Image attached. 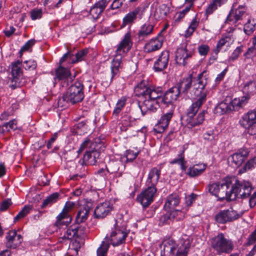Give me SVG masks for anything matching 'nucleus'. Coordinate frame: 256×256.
Wrapping results in <instances>:
<instances>
[{"label": "nucleus", "instance_id": "nucleus-41", "mask_svg": "<svg viewBox=\"0 0 256 256\" xmlns=\"http://www.w3.org/2000/svg\"><path fill=\"white\" fill-rule=\"evenodd\" d=\"M94 144L90 139L86 138L84 140L82 143L80 148L77 151L78 155L82 153L83 151H90L92 149H94L92 146Z\"/></svg>", "mask_w": 256, "mask_h": 256}, {"label": "nucleus", "instance_id": "nucleus-55", "mask_svg": "<svg viewBox=\"0 0 256 256\" xmlns=\"http://www.w3.org/2000/svg\"><path fill=\"white\" fill-rule=\"evenodd\" d=\"M229 104L232 109V111L233 110H238L240 108L243 107L241 106V103L240 100V98H235L233 100L229 102Z\"/></svg>", "mask_w": 256, "mask_h": 256}, {"label": "nucleus", "instance_id": "nucleus-56", "mask_svg": "<svg viewBox=\"0 0 256 256\" xmlns=\"http://www.w3.org/2000/svg\"><path fill=\"white\" fill-rule=\"evenodd\" d=\"M42 14L43 12L42 9L34 8L30 12V18L33 20L40 19L42 16Z\"/></svg>", "mask_w": 256, "mask_h": 256}, {"label": "nucleus", "instance_id": "nucleus-20", "mask_svg": "<svg viewBox=\"0 0 256 256\" xmlns=\"http://www.w3.org/2000/svg\"><path fill=\"white\" fill-rule=\"evenodd\" d=\"M6 246L9 248H16L18 246L22 241L20 234H18L16 231L12 230L7 234L6 236Z\"/></svg>", "mask_w": 256, "mask_h": 256}, {"label": "nucleus", "instance_id": "nucleus-21", "mask_svg": "<svg viewBox=\"0 0 256 256\" xmlns=\"http://www.w3.org/2000/svg\"><path fill=\"white\" fill-rule=\"evenodd\" d=\"M169 52L164 50L162 52L158 60L154 64V70L156 72H160L164 70L168 66L169 62Z\"/></svg>", "mask_w": 256, "mask_h": 256}, {"label": "nucleus", "instance_id": "nucleus-23", "mask_svg": "<svg viewBox=\"0 0 256 256\" xmlns=\"http://www.w3.org/2000/svg\"><path fill=\"white\" fill-rule=\"evenodd\" d=\"M84 227L78 226V224L71 226L68 228L62 237L60 238L59 241L62 242V240H71L73 238H78L83 234Z\"/></svg>", "mask_w": 256, "mask_h": 256}, {"label": "nucleus", "instance_id": "nucleus-2", "mask_svg": "<svg viewBox=\"0 0 256 256\" xmlns=\"http://www.w3.org/2000/svg\"><path fill=\"white\" fill-rule=\"evenodd\" d=\"M134 92L137 96L144 98L142 104L139 105L143 116L148 112H152V108L158 106L156 100L162 94L160 86H149L148 82L144 80L135 86Z\"/></svg>", "mask_w": 256, "mask_h": 256}, {"label": "nucleus", "instance_id": "nucleus-4", "mask_svg": "<svg viewBox=\"0 0 256 256\" xmlns=\"http://www.w3.org/2000/svg\"><path fill=\"white\" fill-rule=\"evenodd\" d=\"M162 94L156 100L158 106L152 108V112H155L162 104L164 105V108H169L170 109L174 110V102L180 98V94L177 90V88L174 86L168 89L164 94L162 88L161 87Z\"/></svg>", "mask_w": 256, "mask_h": 256}, {"label": "nucleus", "instance_id": "nucleus-53", "mask_svg": "<svg viewBox=\"0 0 256 256\" xmlns=\"http://www.w3.org/2000/svg\"><path fill=\"white\" fill-rule=\"evenodd\" d=\"M70 103V101L68 100V96L65 92L63 96L60 98L58 101V106L62 108H65L68 106V104Z\"/></svg>", "mask_w": 256, "mask_h": 256}, {"label": "nucleus", "instance_id": "nucleus-61", "mask_svg": "<svg viewBox=\"0 0 256 256\" xmlns=\"http://www.w3.org/2000/svg\"><path fill=\"white\" fill-rule=\"evenodd\" d=\"M220 183H213L208 185V191L212 194L218 198Z\"/></svg>", "mask_w": 256, "mask_h": 256}, {"label": "nucleus", "instance_id": "nucleus-32", "mask_svg": "<svg viewBox=\"0 0 256 256\" xmlns=\"http://www.w3.org/2000/svg\"><path fill=\"white\" fill-rule=\"evenodd\" d=\"M178 245L177 253L186 256L190 246V240L188 238H182L180 240Z\"/></svg>", "mask_w": 256, "mask_h": 256}, {"label": "nucleus", "instance_id": "nucleus-16", "mask_svg": "<svg viewBox=\"0 0 256 256\" xmlns=\"http://www.w3.org/2000/svg\"><path fill=\"white\" fill-rule=\"evenodd\" d=\"M113 209V204L110 201L106 200L100 202L94 209V217L97 218H104L110 214Z\"/></svg>", "mask_w": 256, "mask_h": 256}, {"label": "nucleus", "instance_id": "nucleus-39", "mask_svg": "<svg viewBox=\"0 0 256 256\" xmlns=\"http://www.w3.org/2000/svg\"><path fill=\"white\" fill-rule=\"evenodd\" d=\"M128 98L126 96H122L118 100L116 103L114 109L113 110L112 114L116 116H118L119 114L121 112L122 108L126 106Z\"/></svg>", "mask_w": 256, "mask_h": 256}, {"label": "nucleus", "instance_id": "nucleus-11", "mask_svg": "<svg viewBox=\"0 0 256 256\" xmlns=\"http://www.w3.org/2000/svg\"><path fill=\"white\" fill-rule=\"evenodd\" d=\"M243 212H238L232 208L220 211L214 216L216 222L219 224H226L227 222H232L242 216Z\"/></svg>", "mask_w": 256, "mask_h": 256}, {"label": "nucleus", "instance_id": "nucleus-45", "mask_svg": "<svg viewBox=\"0 0 256 256\" xmlns=\"http://www.w3.org/2000/svg\"><path fill=\"white\" fill-rule=\"evenodd\" d=\"M32 206H25L14 217V220L17 221L19 220L24 218L32 210Z\"/></svg>", "mask_w": 256, "mask_h": 256}, {"label": "nucleus", "instance_id": "nucleus-62", "mask_svg": "<svg viewBox=\"0 0 256 256\" xmlns=\"http://www.w3.org/2000/svg\"><path fill=\"white\" fill-rule=\"evenodd\" d=\"M3 128H5L6 130L9 131L10 130H16L17 129V122L15 119L10 120L8 122L4 124L2 126ZM4 130V128H3Z\"/></svg>", "mask_w": 256, "mask_h": 256}, {"label": "nucleus", "instance_id": "nucleus-36", "mask_svg": "<svg viewBox=\"0 0 256 256\" xmlns=\"http://www.w3.org/2000/svg\"><path fill=\"white\" fill-rule=\"evenodd\" d=\"M246 246H250L254 244L252 250L246 256H254L256 254V229L248 236Z\"/></svg>", "mask_w": 256, "mask_h": 256}, {"label": "nucleus", "instance_id": "nucleus-19", "mask_svg": "<svg viewBox=\"0 0 256 256\" xmlns=\"http://www.w3.org/2000/svg\"><path fill=\"white\" fill-rule=\"evenodd\" d=\"M162 166L161 165L154 167L149 172L146 184L147 186L156 188L161 174Z\"/></svg>", "mask_w": 256, "mask_h": 256}, {"label": "nucleus", "instance_id": "nucleus-34", "mask_svg": "<svg viewBox=\"0 0 256 256\" xmlns=\"http://www.w3.org/2000/svg\"><path fill=\"white\" fill-rule=\"evenodd\" d=\"M106 166L107 172L112 174L117 172L120 168L124 167V165L120 160H110Z\"/></svg>", "mask_w": 256, "mask_h": 256}, {"label": "nucleus", "instance_id": "nucleus-25", "mask_svg": "<svg viewBox=\"0 0 256 256\" xmlns=\"http://www.w3.org/2000/svg\"><path fill=\"white\" fill-rule=\"evenodd\" d=\"M163 256H174L177 253L178 244L172 239H168L164 240L162 242Z\"/></svg>", "mask_w": 256, "mask_h": 256}, {"label": "nucleus", "instance_id": "nucleus-43", "mask_svg": "<svg viewBox=\"0 0 256 256\" xmlns=\"http://www.w3.org/2000/svg\"><path fill=\"white\" fill-rule=\"evenodd\" d=\"M230 40V38L229 36H225L224 38H221L218 42L216 48L214 50V54L217 55L223 46L226 44H229Z\"/></svg>", "mask_w": 256, "mask_h": 256}, {"label": "nucleus", "instance_id": "nucleus-8", "mask_svg": "<svg viewBox=\"0 0 256 256\" xmlns=\"http://www.w3.org/2000/svg\"><path fill=\"white\" fill-rule=\"evenodd\" d=\"M22 64V62L19 60L12 62L10 64L12 83L10 86L13 88L21 86L25 83L21 68Z\"/></svg>", "mask_w": 256, "mask_h": 256}, {"label": "nucleus", "instance_id": "nucleus-28", "mask_svg": "<svg viewBox=\"0 0 256 256\" xmlns=\"http://www.w3.org/2000/svg\"><path fill=\"white\" fill-rule=\"evenodd\" d=\"M154 30V25L146 22L142 24L138 30L137 36L140 40H144L150 36Z\"/></svg>", "mask_w": 256, "mask_h": 256}, {"label": "nucleus", "instance_id": "nucleus-24", "mask_svg": "<svg viewBox=\"0 0 256 256\" xmlns=\"http://www.w3.org/2000/svg\"><path fill=\"white\" fill-rule=\"evenodd\" d=\"M163 44V38L158 36L152 38L144 46V50L146 53H150L160 50Z\"/></svg>", "mask_w": 256, "mask_h": 256}, {"label": "nucleus", "instance_id": "nucleus-7", "mask_svg": "<svg viewBox=\"0 0 256 256\" xmlns=\"http://www.w3.org/2000/svg\"><path fill=\"white\" fill-rule=\"evenodd\" d=\"M84 88L82 84L79 81L76 82L69 87L66 93L70 104H74L83 100L84 96Z\"/></svg>", "mask_w": 256, "mask_h": 256}, {"label": "nucleus", "instance_id": "nucleus-15", "mask_svg": "<svg viewBox=\"0 0 256 256\" xmlns=\"http://www.w3.org/2000/svg\"><path fill=\"white\" fill-rule=\"evenodd\" d=\"M246 10V8L245 6L239 5L238 8H235V4H234L227 16L226 21L232 22V24H236L238 22L242 20Z\"/></svg>", "mask_w": 256, "mask_h": 256}, {"label": "nucleus", "instance_id": "nucleus-38", "mask_svg": "<svg viewBox=\"0 0 256 256\" xmlns=\"http://www.w3.org/2000/svg\"><path fill=\"white\" fill-rule=\"evenodd\" d=\"M256 90V80H250L246 82L243 86L244 93L246 94H253Z\"/></svg>", "mask_w": 256, "mask_h": 256}, {"label": "nucleus", "instance_id": "nucleus-63", "mask_svg": "<svg viewBox=\"0 0 256 256\" xmlns=\"http://www.w3.org/2000/svg\"><path fill=\"white\" fill-rule=\"evenodd\" d=\"M102 12L96 6L94 5L90 10V14L94 20H97Z\"/></svg>", "mask_w": 256, "mask_h": 256}, {"label": "nucleus", "instance_id": "nucleus-58", "mask_svg": "<svg viewBox=\"0 0 256 256\" xmlns=\"http://www.w3.org/2000/svg\"><path fill=\"white\" fill-rule=\"evenodd\" d=\"M74 60H75V56L70 52H68L65 54L60 58V62L62 64L67 60L69 63H76V62H73Z\"/></svg>", "mask_w": 256, "mask_h": 256}, {"label": "nucleus", "instance_id": "nucleus-52", "mask_svg": "<svg viewBox=\"0 0 256 256\" xmlns=\"http://www.w3.org/2000/svg\"><path fill=\"white\" fill-rule=\"evenodd\" d=\"M75 128L78 130H80V134L81 133L86 132V130L88 129V126L87 124V120H84L81 121L74 126Z\"/></svg>", "mask_w": 256, "mask_h": 256}, {"label": "nucleus", "instance_id": "nucleus-31", "mask_svg": "<svg viewBox=\"0 0 256 256\" xmlns=\"http://www.w3.org/2000/svg\"><path fill=\"white\" fill-rule=\"evenodd\" d=\"M204 114L205 111L202 110L198 114H194V116H193L192 117L188 118V119L187 120L188 122V126L193 128L202 124L204 120Z\"/></svg>", "mask_w": 256, "mask_h": 256}, {"label": "nucleus", "instance_id": "nucleus-26", "mask_svg": "<svg viewBox=\"0 0 256 256\" xmlns=\"http://www.w3.org/2000/svg\"><path fill=\"white\" fill-rule=\"evenodd\" d=\"M240 125L243 128H248L256 123V110H249L244 114L239 120Z\"/></svg>", "mask_w": 256, "mask_h": 256}, {"label": "nucleus", "instance_id": "nucleus-64", "mask_svg": "<svg viewBox=\"0 0 256 256\" xmlns=\"http://www.w3.org/2000/svg\"><path fill=\"white\" fill-rule=\"evenodd\" d=\"M184 149H183L178 154V157L170 161V164H180L183 161H184Z\"/></svg>", "mask_w": 256, "mask_h": 256}, {"label": "nucleus", "instance_id": "nucleus-35", "mask_svg": "<svg viewBox=\"0 0 256 256\" xmlns=\"http://www.w3.org/2000/svg\"><path fill=\"white\" fill-rule=\"evenodd\" d=\"M227 100H225L218 104L214 110L215 114L218 115H222L232 112V109L229 104V102H227Z\"/></svg>", "mask_w": 256, "mask_h": 256}, {"label": "nucleus", "instance_id": "nucleus-14", "mask_svg": "<svg viewBox=\"0 0 256 256\" xmlns=\"http://www.w3.org/2000/svg\"><path fill=\"white\" fill-rule=\"evenodd\" d=\"M156 188L148 186L137 196L136 200L144 208L148 207L153 201L154 196L156 192Z\"/></svg>", "mask_w": 256, "mask_h": 256}, {"label": "nucleus", "instance_id": "nucleus-57", "mask_svg": "<svg viewBox=\"0 0 256 256\" xmlns=\"http://www.w3.org/2000/svg\"><path fill=\"white\" fill-rule=\"evenodd\" d=\"M23 66L26 70H34L37 66V64L36 61L30 60L24 62Z\"/></svg>", "mask_w": 256, "mask_h": 256}, {"label": "nucleus", "instance_id": "nucleus-50", "mask_svg": "<svg viewBox=\"0 0 256 256\" xmlns=\"http://www.w3.org/2000/svg\"><path fill=\"white\" fill-rule=\"evenodd\" d=\"M88 48H84L78 52L75 56V60H74V62H80L84 59L87 54H88Z\"/></svg>", "mask_w": 256, "mask_h": 256}, {"label": "nucleus", "instance_id": "nucleus-3", "mask_svg": "<svg viewBox=\"0 0 256 256\" xmlns=\"http://www.w3.org/2000/svg\"><path fill=\"white\" fill-rule=\"evenodd\" d=\"M206 79L203 78V73L199 74L196 81L193 82L192 74H190L188 76L183 78L177 82L175 86L177 90L180 94L182 98H188L194 97L193 94V90L195 86H204V91H208L206 89Z\"/></svg>", "mask_w": 256, "mask_h": 256}, {"label": "nucleus", "instance_id": "nucleus-13", "mask_svg": "<svg viewBox=\"0 0 256 256\" xmlns=\"http://www.w3.org/2000/svg\"><path fill=\"white\" fill-rule=\"evenodd\" d=\"M132 44L130 33H126L120 44L117 45L115 54L124 56L130 50Z\"/></svg>", "mask_w": 256, "mask_h": 256}, {"label": "nucleus", "instance_id": "nucleus-37", "mask_svg": "<svg viewBox=\"0 0 256 256\" xmlns=\"http://www.w3.org/2000/svg\"><path fill=\"white\" fill-rule=\"evenodd\" d=\"M90 210V209L89 208H87L86 206L80 208L78 212L76 218V223L80 224L85 222L88 218Z\"/></svg>", "mask_w": 256, "mask_h": 256}, {"label": "nucleus", "instance_id": "nucleus-12", "mask_svg": "<svg viewBox=\"0 0 256 256\" xmlns=\"http://www.w3.org/2000/svg\"><path fill=\"white\" fill-rule=\"evenodd\" d=\"M56 76L54 78V84L58 82H60L62 86H66L68 82L72 80L71 73L69 69L61 66L55 70Z\"/></svg>", "mask_w": 256, "mask_h": 256}, {"label": "nucleus", "instance_id": "nucleus-22", "mask_svg": "<svg viewBox=\"0 0 256 256\" xmlns=\"http://www.w3.org/2000/svg\"><path fill=\"white\" fill-rule=\"evenodd\" d=\"M122 56L115 54L114 58L111 62V78L110 81L116 80L120 76V70L122 68L123 64L122 62Z\"/></svg>", "mask_w": 256, "mask_h": 256}, {"label": "nucleus", "instance_id": "nucleus-46", "mask_svg": "<svg viewBox=\"0 0 256 256\" xmlns=\"http://www.w3.org/2000/svg\"><path fill=\"white\" fill-rule=\"evenodd\" d=\"M159 222L158 226H162L165 224H170L172 220L168 212L165 214H161L158 217Z\"/></svg>", "mask_w": 256, "mask_h": 256}, {"label": "nucleus", "instance_id": "nucleus-54", "mask_svg": "<svg viewBox=\"0 0 256 256\" xmlns=\"http://www.w3.org/2000/svg\"><path fill=\"white\" fill-rule=\"evenodd\" d=\"M216 137V135L212 130H207L203 134L204 139L208 142L215 140Z\"/></svg>", "mask_w": 256, "mask_h": 256}, {"label": "nucleus", "instance_id": "nucleus-5", "mask_svg": "<svg viewBox=\"0 0 256 256\" xmlns=\"http://www.w3.org/2000/svg\"><path fill=\"white\" fill-rule=\"evenodd\" d=\"M212 248L218 254H230L234 249V245L231 240L225 237L224 234L220 233L210 240Z\"/></svg>", "mask_w": 256, "mask_h": 256}, {"label": "nucleus", "instance_id": "nucleus-49", "mask_svg": "<svg viewBox=\"0 0 256 256\" xmlns=\"http://www.w3.org/2000/svg\"><path fill=\"white\" fill-rule=\"evenodd\" d=\"M256 26L254 24L251 22L250 19L248 20L246 23L244 25V30L246 34L250 35L255 30Z\"/></svg>", "mask_w": 256, "mask_h": 256}, {"label": "nucleus", "instance_id": "nucleus-33", "mask_svg": "<svg viewBox=\"0 0 256 256\" xmlns=\"http://www.w3.org/2000/svg\"><path fill=\"white\" fill-rule=\"evenodd\" d=\"M162 106L164 108V114L161 116L158 122L167 128L172 117L174 110L170 108L167 110L166 108H164V106Z\"/></svg>", "mask_w": 256, "mask_h": 256}, {"label": "nucleus", "instance_id": "nucleus-59", "mask_svg": "<svg viewBox=\"0 0 256 256\" xmlns=\"http://www.w3.org/2000/svg\"><path fill=\"white\" fill-rule=\"evenodd\" d=\"M139 154V152H134L132 150H128L126 151V162H132L136 158L138 154Z\"/></svg>", "mask_w": 256, "mask_h": 256}, {"label": "nucleus", "instance_id": "nucleus-42", "mask_svg": "<svg viewBox=\"0 0 256 256\" xmlns=\"http://www.w3.org/2000/svg\"><path fill=\"white\" fill-rule=\"evenodd\" d=\"M199 22L197 20L196 18L192 19L188 29L185 32L184 36L186 38H188L191 36L196 28L198 26Z\"/></svg>", "mask_w": 256, "mask_h": 256}, {"label": "nucleus", "instance_id": "nucleus-6", "mask_svg": "<svg viewBox=\"0 0 256 256\" xmlns=\"http://www.w3.org/2000/svg\"><path fill=\"white\" fill-rule=\"evenodd\" d=\"M203 86V85L202 86V85L195 86L193 90V94H194V97L197 98L198 99L187 110L186 115L188 118L194 116L200 108L206 102L208 92L204 91Z\"/></svg>", "mask_w": 256, "mask_h": 256}, {"label": "nucleus", "instance_id": "nucleus-44", "mask_svg": "<svg viewBox=\"0 0 256 256\" xmlns=\"http://www.w3.org/2000/svg\"><path fill=\"white\" fill-rule=\"evenodd\" d=\"M110 244L106 241H102L100 246L97 250V256H106Z\"/></svg>", "mask_w": 256, "mask_h": 256}, {"label": "nucleus", "instance_id": "nucleus-48", "mask_svg": "<svg viewBox=\"0 0 256 256\" xmlns=\"http://www.w3.org/2000/svg\"><path fill=\"white\" fill-rule=\"evenodd\" d=\"M169 214H170V218L172 222L174 220H180L184 217V214L182 212L178 210H172L168 212Z\"/></svg>", "mask_w": 256, "mask_h": 256}, {"label": "nucleus", "instance_id": "nucleus-1", "mask_svg": "<svg viewBox=\"0 0 256 256\" xmlns=\"http://www.w3.org/2000/svg\"><path fill=\"white\" fill-rule=\"evenodd\" d=\"M253 189L248 181L226 178L220 183L218 198L220 200H234L236 198H246Z\"/></svg>", "mask_w": 256, "mask_h": 256}, {"label": "nucleus", "instance_id": "nucleus-30", "mask_svg": "<svg viewBox=\"0 0 256 256\" xmlns=\"http://www.w3.org/2000/svg\"><path fill=\"white\" fill-rule=\"evenodd\" d=\"M72 220V217L69 214L62 212L56 217L54 226L60 227L63 226H67Z\"/></svg>", "mask_w": 256, "mask_h": 256}, {"label": "nucleus", "instance_id": "nucleus-51", "mask_svg": "<svg viewBox=\"0 0 256 256\" xmlns=\"http://www.w3.org/2000/svg\"><path fill=\"white\" fill-rule=\"evenodd\" d=\"M221 6L219 4L216 3L214 0H212V2L208 6L206 10V14L207 16L212 14L218 7Z\"/></svg>", "mask_w": 256, "mask_h": 256}, {"label": "nucleus", "instance_id": "nucleus-27", "mask_svg": "<svg viewBox=\"0 0 256 256\" xmlns=\"http://www.w3.org/2000/svg\"><path fill=\"white\" fill-rule=\"evenodd\" d=\"M142 14H140V8L137 7L133 10L127 14L122 20V26L126 25H132L136 20L137 18L139 17L141 18Z\"/></svg>", "mask_w": 256, "mask_h": 256}, {"label": "nucleus", "instance_id": "nucleus-47", "mask_svg": "<svg viewBox=\"0 0 256 256\" xmlns=\"http://www.w3.org/2000/svg\"><path fill=\"white\" fill-rule=\"evenodd\" d=\"M201 169H198L194 165L188 168L186 174L190 178L198 176L202 174L200 173Z\"/></svg>", "mask_w": 256, "mask_h": 256}, {"label": "nucleus", "instance_id": "nucleus-29", "mask_svg": "<svg viewBox=\"0 0 256 256\" xmlns=\"http://www.w3.org/2000/svg\"><path fill=\"white\" fill-rule=\"evenodd\" d=\"M180 202V198L176 194H171L168 196L164 205V208L167 212L174 210Z\"/></svg>", "mask_w": 256, "mask_h": 256}, {"label": "nucleus", "instance_id": "nucleus-10", "mask_svg": "<svg viewBox=\"0 0 256 256\" xmlns=\"http://www.w3.org/2000/svg\"><path fill=\"white\" fill-rule=\"evenodd\" d=\"M116 225V227L114 230L112 232L108 238L111 244L114 246H118L124 243L126 238L130 232V230H128L124 225L118 226L117 222Z\"/></svg>", "mask_w": 256, "mask_h": 256}, {"label": "nucleus", "instance_id": "nucleus-18", "mask_svg": "<svg viewBox=\"0 0 256 256\" xmlns=\"http://www.w3.org/2000/svg\"><path fill=\"white\" fill-rule=\"evenodd\" d=\"M100 152L96 148L86 151L82 159L80 160L79 163L82 166L94 165L100 158Z\"/></svg>", "mask_w": 256, "mask_h": 256}, {"label": "nucleus", "instance_id": "nucleus-17", "mask_svg": "<svg viewBox=\"0 0 256 256\" xmlns=\"http://www.w3.org/2000/svg\"><path fill=\"white\" fill-rule=\"evenodd\" d=\"M249 152L247 148H240L236 152L231 155L228 158V161L230 162L234 166H240L247 159Z\"/></svg>", "mask_w": 256, "mask_h": 256}, {"label": "nucleus", "instance_id": "nucleus-40", "mask_svg": "<svg viewBox=\"0 0 256 256\" xmlns=\"http://www.w3.org/2000/svg\"><path fill=\"white\" fill-rule=\"evenodd\" d=\"M60 194L58 192H54L46 199H44L41 205L42 208H46L48 206H51L52 204L56 202L58 199Z\"/></svg>", "mask_w": 256, "mask_h": 256}, {"label": "nucleus", "instance_id": "nucleus-9", "mask_svg": "<svg viewBox=\"0 0 256 256\" xmlns=\"http://www.w3.org/2000/svg\"><path fill=\"white\" fill-rule=\"evenodd\" d=\"M195 46L188 44V40L186 42L184 48H179L176 52L175 60L177 64L184 66L187 64V60L191 58L194 54Z\"/></svg>", "mask_w": 256, "mask_h": 256}, {"label": "nucleus", "instance_id": "nucleus-60", "mask_svg": "<svg viewBox=\"0 0 256 256\" xmlns=\"http://www.w3.org/2000/svg\"><path fill=\"white\" fill-rule=\"evenodd\" d=\"M242 46H238L229 57L228 59V62L234 61L236 60L242 52Z\"/></svg>", "mask_w": 256, "mask_h": 256}]
</instances>
